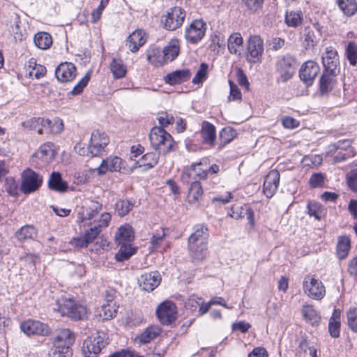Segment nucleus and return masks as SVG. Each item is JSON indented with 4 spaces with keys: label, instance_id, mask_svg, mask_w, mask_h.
<instances>
[{
    "label": "nucleus",
    "instance_id": "obj_1",
    "mask_svg": "<svg viewBox=\"0 0 357 357\" xmlns=\"http://www.w3.org/2000/svg\"><path fill=\"white\" fill-rule=\"evenodd\" d=\"M149 140L153 148L164 155L174 150L175 142L172 137L161 127L155 126L151 129Z\"/></svg>",
    "mask_w": 357,
    "mask_h": 357
},
{
    "label": "nucleus",
    "instance_id": "obj_2",
    "mask_svg": "<svg viewBox=\"0 0 357 357\" xmlns=\"http://www.w3.org/2000/svg\"><path fill=\"white\" fill-rule=\"evenodd\" d=\"M54 311L62 316H67L73 320H82L88 317L87 309L85 306L77 304L72 299L61 298L56 304Z\"/></svg>",
    "mask_w": 357,
    "mask_h": 357
},
{
    "label": "nucleus",
    "instance_id": "obj_3",
    "mask_svg": "<svg viewBox=\"0 0 357 357\" xmlns=\"http://www.w3.org/2000/svg\"><path fill=\"white\" fill-rule=\"evenodd\" d=\"M179 53V47L177 40L172 41L165 46L161 52L159 49L152 48L147 52L148 61L153 64H162L173 61Z\"/></svg>",
    "mask_w": 357,
    "mask_h": 357
},
{
    "label": "nucleus",
    "instance_id": "obj_4",
    "mask_svg": "<svg viewBox=\"0 0 357 357\" xmlns=\"http://www.w3.org/2000/svg\"><path fill=\"white\" fill-rule=\"evenodd\" d=\"M102 209V204L97 201L85 200L78 212V218L83 225H92L97 224L99 212Z\"/></svg>",
    "mask_w": 357,
    "mask_h": 357
},
{
    "label": "nucleus",
    "instance_id": "obj_5",
    "mask_svg": "<svg viewBox=\"0 0 357 357\" xmlns=\"http://www.w3.org/2000/svg\"><path fill=\"white\" fill-rule=\"evenodd\" d=\"M107 340V335L100 332L88 337L84 341L82 346L84 357H96L108 344Z\"/></svg>",
    "mask_w": 357,
    "mask_h": 357
},
{
    "label": "nucleus",
    "instance_id": "obj_6",
    "mask_svg": "<svg viewBox=\"0 0 357 357\" xmlns=\"http://www.w3.org/2000/svg\"><path fill=\"white\" fill-rule=\"evenodd\" d=\"M303 288L304 292L312 299L321 300L325 296L326 289L322 282L310 275L305 276Z\"/></svg>",
    "mask_w": 357,
    "mask_h": 357
},
{
    "label": "nucleus",
    "instance_id": "obj_7",
    "mask_svg": "<svg viewBox=\"0 0 357 357\" xmlns=\"http://www.w3.org/2000/svg\"><path fill=\"white\" fill-rule=\"evenodd\" d=\"M43 176L28 168L22 174L21 191L29 194L37 190L42 185Z\"/></svg>",
    "mask_w": 357,
    "mask_h": 357
},
{
    "label": "nucleus",
    "instance_id": "obj_8",
    "mask_svg": "<svg viewBox=\"0 0 357 357\" xmlns=\"http://www.w3.org/2000/svg\"><path fill=\"white\" fill-rule=\"evenodd\" d=\"M185 17V10L180 7H174L170 8L167 14L162 17L161 21L166 29L174 31L182 25Z\"/></svg>",
    "mask_w": 357,
    "mask_h": 357
},
{
    "label": "nucleus",
    "instance_id": "obj_9",
    "mask_svg": "<svg viewBox=\"0 0 357 357\" xmlns=\"http://www.w3.org/2000/svg\"><path fill=\"white\" fill-rule=\"evenodd\" d=\"M55 157L54 144L47 142L42 144L33 155L32 164L38 167H43L51 162Z\"/></svg>",
    "mask_w": 357,
    "mask_h": 357
},
{
    "label": "nucleus",
    "instance_id": "obj_10",
    "mask_svg": "<svg viewBox=\"0 0 357 357\" xmlns=\"http://www.w3.org/2000/svg\"><path fill=\"white\" fill-rule=\"evenodd\" d=\"M324 72H329L332 75H338L340 72V61L337 51L333 47L326 48L321 56Z\"/></svg>",
    "mask_w": 357,
    "mask_h": 357
},
{
    "label": "nucleus",
    "instance_id": "obj_11",
    "mask_svg": "<svg viewBox=\"0 0 357 357\" xmlns=\"http://www.w3.org/2000/svg\"><path fill=\"white\" fill-rule=\"evenodd\" d=\"M206 24L202 20H195L186 28L185 38L192 44H196L200 41L206 34Z\"/></svg>",
    "mask_w": 357,
    "mask_h": 357
},
{
    "label": "nucleus",
    "instance_id": "obj_12",
    "mask_svg": "<svg viewBox=\"0 0 357 357\" xmlns=\"http://www.w3.org/2000/svg\"><path fill=\"white\" fill-rule=\"evenodd\" d=\"M263 52L262 39L257 35L251 36L248 43L247 61L252 63H257L260 60Z\"/></svg>",
    "mask_w": 357,
    "mask_h": 357
},
{
    "label": "nucleus",
    "instance_id": "obj_13",
    "mask_svg": "<svg viewBox=\"0 0 357 357\" xmlns=\"http://www.w3.org/2000/svg\"><path fill=\"white\" fill-rule=\"evenodd\" d=\"M109 143V138L105 132L95 130L92 132L88 152L92 156H97L104 151L105 147Z\"/></svg>",
    "mask_w": 357,
    "mask_h": 357
},
{
    "label": "nucleus",
    "instance_id": "obj_14",
    "mask_svg": "<svg viewBox=\"0 0 357 357\" xmlns=\"http://www.w3.org/2000/svg\"><path fill=\"white\" fill-rule=\"evenodd\" d=\"M156 314L162 324H170L176 319V306L172 301H164L158 307Z\"/></svg>",
    "mask_w": 357,
    "mask_h": 357
},
{
    "label": "nucleus",
    "instance_id": "obj_15",
    "mask_svg": "<svg viewBox=\"0 0 357 357\" xmlns=\"http://www.w3.org/2000/svg\"><path fill=\"white\" fill-rule=\"evenodd\" d=\"M20 328L27 335L46 336L50 333V328L47 324L36 320L29 319L22 322Z\"/></svg>",
    "mask_w": 357,
    "mask_h": 357
},
{
    "label": "nucleus",
    "instance_id": "obj_16",
    "mask_svg": "<svg viewBox=\"0 0 357 357\" xmlns=\"http://www.w3.org/2000/svg\"><path fill=\"white\" fill-rule=\"evenodd\" d=\"M294 60L290 56H285L280 59L276 63L277 72L280 75L282 82L289 80L295 73L294 66Z\"/></svg>",
    "mask_w": 357,
    "mask_h": 357
},
{
    "label": "nucleus",
    "instance_id": "obj_17",
    "mask_svg": "<svg viewBox=\"0 0 357 357\" xmlns=\"http://www.w3.org/2000/svg\"><path fill=\"white\" fill-rule=\"evenodd\" d=\"M319 72V66L317 63L310 60L302 65L299 71V76L305 84L311 85Z\"/></svg>",
    "mask_w": 357,
    "mask_h": 357
},
{
    "label": "nucleus",
    "instance_id": "obj_18",
    "mask_svg": "<svg viewBox=\"0 0 357 357\" xmlns=\"http://www.w3.org/2000/svg\"><path fill=\"white\" fill-rule=\"evenodd\" d=\"M122 169H125V167H123V161L121 158L114 156L102 160L100 165L93 170L97 171L98 175H103L107 171L112 172H121Z\"/></svg>",
    "mask_w": 357,
    "mask_h": 357
},
{
    "label": "nucleus",
    "instance_id": "obj_19",
    "mask_svg": "<svg viewBox=\"0 0 357 357\" xmlns=\"http://www.w3.org/2000/svg\"><path fill=\"white\" fill-rule=\"evenodd\" d=\"M161 277L158 271L145 273L138 278V283L144 291H151L160 283Z\"/></svg>",
    "mask_w": 357,
    "mask_h": 357
},
{
    "label": "nucleus",
    "instance_id": "obj_20",
    "mask_svg": "<svg viewBox=\"0 0 357 357\" xmlns=\"http://www.w3.org/2000/svg\"><path fill=\"white\" fill-rule=\"evenodd\" d=\"M280 173L276 169L271 170L266 175L263 186V192L268 198L272 197L279 185Z\"/></svg>",
    "mask_w": 357,
    "mask_h": 357
},
{
    "label": "nucleus",
    "instance_id": "obj_21",
    "mask_svg": "<svg viewBox=\"0 0 357 357\" xmlns=\"http://www.w3.org/2000/svg\"><path fill=\"white\" fill-rule=\"evenodd\" d=\"M55 75L61 82H71L76 76V67L70 62L61 63L56 68Z\"/></svg>",
    "mask_w": 357,
    "mask_h": 357
},
{
    "label": "nucleus",
    "instance_id": "obj_22",
    "mask_svg": "<svg viewBox=\"0 0 357 357\" xmlns=\"http://www.w3.org/2000/svg\"><path fill=\"white\" fill-rule=\"evenodd\" d=\"M110 220L111 215L109 213H102L98 223L94 224L93 227H91L89 230L85 231L84 236L87 240V242L89 243H92L100 232L101 228L107 227Z\"/></svg>",
    "mask_w": 357,
    "mask_h": 357
},
{
    "label": "nucleus",
    "instance_id": "obj_23",
    "mask_svg": "<svg viewBox=\"0 0 357 357\" xmlns=\"http://www.w3.org/2000/svg\"><path fill=\"white\" fill-rule=\"evenodd\" d=\"M75 342V335L68 328L61 330L56 336L54 338L53 345L59 349L65 348L68 350L70 349L71 345Z\"/></svg>",
    "mask_w": 357,
    "mask_h": 357
},
{
    "label": "nucleus",
    "instance_id": "obj_24",
    "mask_svg": "<svg viewBox=\"0 0 357 357\" xmlns=\"http://www.w3.org/2000/svg\"><path fill=\"white\" fill-rule=\"evenodd\" d=\"M344 143L340 141L328 146L327 155L333 157V162H342L351 157L350 151L342 146Z\"/></svg>",
    "mask_w": 357,
    "mask_h": 357
},
{
    "label": "nucleus",
    "instance_id": "obj_25",
    "mask_svg": "<svg viewBox=\"0 0 357 357\" xmlns=\"http://www.w3.org/2000/svg\"><path fill=\"white\" fill-rule=\"evenodd\" d=\"M200 135L204 144L213 147L216 140V128L211 123L204 121L202 123Z\"/></svg>",
    "mask_w": 357,
    "mask_h": 357
},
{
    "label": "nucleus",
    "instance_id": "obj_26",
    "mask_svg": "<svg viewBox=\"0 0 357 357\" xmlns=\"http://www.w3.org/2000/svg\"><path fill=\"white\" fill-rule=\"evenodd\" d=\"M145 42V33L142 30H136L128 36L126 46L132 52H136Z\"/></svg>",
    "mask_w": 357,
    "mask_h": 357
},
{
    "label": "nucleus",
    "instance_id": "obj_27",
    "mask_svg": "<svg viewBox=\"0 0 357 357\" xmlns=\"http://www.w3.org/2000/svg\"><path fill=\"white\" fill-rule=\"evenodd\" d=\"M190 76L191 73L190 70L182 69L167 74L165 77V81L170 85H175L188 81Z\"/></svg>",
    "mask_w": 357,
    "mask_h": 357
},
{
    "label": "nucleus",
    "instance_id": "obj_28",
    "mask_svg": "<svg viewBox=\"0 0 357 357\" xmlns=\"http://www.w3.org/2000/svg\"><path fill=\"white\" fill-rule=\"evenodd\" d=\"M118 306L112 296H108L105 303L101 306L100 316L104 320H109L116 317Z\"/></svg>",
    "mask_w": 357,
    "mask_h": 357
},
{
    "label": "nucleus",
    "instance_id": "obj_29",
    "mask_svg": "<svg viewBox=\"0 0 357 357\" xmlns=\"http://www.w3.org/2000/svg\"><path fill=\"white\" fill-rule=\"evenodd\" d=\"M160 153L151 152L144 154L141 159L135 162L133 168L144 167V169L147 170L153 167L158 162Z\"/></svg>",
    "mask_w": 357,
    "mask_h": 357
},
{
    "label": "nucleus",
    "instance_id": "obj_30",
    "mask_svg": "<svg viewBox=\"0 0 357 357\" xmlns=\"http://www.w3.org/2000/svg\"><path fill=\"white\" fill-rule=\"evenodd\" d=\"M208 228L203 225H198L195 227L194 232L188 238V243H207L208 238Z\"/></svg>",
    "mask_w": 357,
    "mask_h": 357
},
{
    "label": "nucleus",
    "instance_id": "obj_31",
    "mask_svg": "<svg viewBox=\"0 0 357 357\" xmlns=\"http://www.w3.org/2000/svg\"><path fill=\"white\" fill-rule=\"evenodd\" d=\"M188 250L190 257L193 261H202L206 257L207 243H188Z\"/></svg>",
    "mask_w": 357,
    "mask_h": 357
},
{
    "label": "nucleus",
    "instance_id": "obj_32",
    "mask_svg": "<svg viewBox=\"0 0 357 357\" xmlns=\"http://www.w3.org/2000/svg\"><path fill=\"white\" fill-rule=\"evenodd\" d=\"M243 39L239 33H232L227 40L228 50L231 54L241 55Z\"/></svg>",
    "mask_w": 357,
    "mask_h": 357
},
{
    "label": "nucleus",
    "instance_id": "obj_33",
    "mask_svg": "<svg viewBox=\"0 0 357 357\" xmlns=\"http://www.w3.org/2000/svg\"><path fill=\"white\" fill-rule=\"evenodd\" d=\"M48 186L50 189L56 192H65L68 188V183L63 181L61 175L59 172H53L48 181Z\"/></svg>",
    "mask_w": 357,
    "mask_h": 357
},
{
    "label": "nucleus",
    "instance_id": "obj_34",
    "mask_svg": "<svg viewBox=\"0 0 357 357\" xmlns=\"http://www.w3.org/2000/svg\"><path fill=\"white\" fill-rule=\"evenodd\" d=\"M229 215L234 219H240L247 215L251 224L254 223V212L250 208H244L239 205H233L230 209Z\"/></svg>",
    "mask_w": 357,
    "mask_h": 357
},
{
    "label": "nucleus",
    "instance_id": "obj_35",
    "mask_svg": "<svg viewBox=\"0 0 357 357\" xmlns=\"http://www.w3.org/2000/svg\"><path fill=\"white\" fill-rule=\"evenodd\" d=\"M201 163L192 165L189 168L186 169L183 173L181 178L183 181L188 182L190 178L199 177L200 178H205L207 176V171L203 170L201 168Z\"/></svg>",
    "mask_w": 357,
    "mask_h": 357
},
{
    "label": "nucleus",
    "instance_id": "obj_36",
    "mask_svg": "<svg viewBox=\"0 0 357 357\" xmlns=\"http://www.w3.org/2000/svg\"><path fill=\"white\" fill-rule=\"evenodd\" d=\"M116 243L120 245L123 243H130L134 239V231L129 225L121 226L115 236Z\"/></svg>",
    "mask_w": 357,
    "mask_h": 357
},
{
    "label": "nucleus",
    "instance_id": "obj_37",
    "mask_svg": "<svg viewBox=\"0 0 357 357\" xmlns=\"http://www.w3.org/2000/svg\"><path fill=\"white\" fill-rule=\"evenodd\" d=\"M340 314L341 312L339 309H335L332 317L329 319L328 331L331 336L334 338L340 336Z\"/></svg>",
    "mask_w": 357,
    "mask_h": 357
},
{
    "label": "nucleus",
    "instance_id": "obj_38",
    "mask_svg": "<svg viewBox=\"0 0 357 357\" xmlns=\"http://www.w3.org/2000/svg\"><path fill=\"white\" fill-rule=\"evenodd\" d=\"M301 312L305 320L311 325H317L319 323L320 317L312 305H303Z\"/></svg>",
    "mask_w": 357,
    "mask_h": 357
},
{
    "label": "nucleus",
    "instance_id": "obj_39",
    "mask_svg": "<svg viewBox=\"0 0 357 357\" xmlns=\"http://www.w3.org/2000/svg\"><path fill=\"white\" fill-rule=\"evenodd\" d=\"M337 75H332L329 72H323V75L320 78L319 85L321 93H327L330 92L335 83V77Z\"/></svg>",
    "mask_w": 357,
    "mask_h": 357
},
{
    "label": "nucleus",
    "instance_id": "obj_40",
    "mask_svg": "<svg viewBox=\"0 0 357 357\" xmlns=\"http://www.w3.org/2000/svg\"><path fill=\"white\" fill-rule=\"evenodd\" d=\"M33 42L36 46L41 50H47L52 44V38L47 32H38L35 34Z\"/></svg>",
    "mask_w": 357,
    "mask_h": 357
},
{
    "label": "nucleus",
    "instance_id": "obj_41",
    "mask_svg": "<svg viewBox=\"0 0 357 357\" xmlns=\"http://www.w3.org/2000/svg\"><path fill=\"white\" fill-rule=\"evenodd\" d=\"M302 38L303 45L305 50L313 48L319 40L314 31L310 26L304 29Z\"/></svg>",
    "mask_w": 357,
    "mask_h": 357
},
{
    "label": "nucleus",
    "instance_id": "obj_42",
    "mask_svg": "<svg viewBox=\"0 0 357 357\" xmlns=\"http://www.w3.org/2000/svg\"><path fill=\"white\" fill-rule=\"evenodd\" d=\"M351 242L348 236H340L337 245V255L340 259H345L350 250Z\"/></svg>",
    "mask_w": 357,
    "mask_h": 357
},
{
    "label": "nucleus",
    "instance_id": "obj_43",
    "mask_svg": "<svg viewBox=\"0 0 357 357\" xmlns=\"http://www.w3.org/2000/svg\"><path fill=\"white\" fill-rule=\"evenodd\" d=\"M36 235L37 231L32 225L23 226L15 232V237L21 242L28 239H33Z\"/></svg>",
    "mask_w": 357,
    "mask_h": 357
},
{
    "label": "nucleus",
    "instance_id": "obj_44",
    "mask_svg": "<svg viewBox=\"0 0 357 357\" xmlns=\"http://www.w3.org/2000/svg\"><path fill=\"white\" fill-rule=\"evenodd\" d=\"M203 195L202 187L199 182H192L188 191V202L190 204H196L199 201Z\"/></svg>",
    "mask_w": 357,
    "mask_h": 357
},
{
    "label": "nucleus",
    "instance_id": "obj_45",
    "mask_svg": "<svg viewBox=\"0 0 357 357\" xmlns=\"http://www.w3.org/2000/svg\"><path fill=\"white\" fill-rule=\"evenodd\" d=\"M160 333V328L159 327L151 326L142 332L138 337V339L141 343L146 344L155 339Z\"/></svg>",
    "mask_w": 357,
    "mask_h": 357
},
{
    "label": "nucleus",
    "instance_id": "obj_46",
    "mask_svg": "<svg viewBox=\"0 0 357 357\" xmlns=\"http://www.w3.org/2000/svg\"><path fill=\"white\" fill-rule=\"evenodd\" d=\"M340 9L345 15L351 16L357 12L356 0H336Z\"/></svg>",
    "mask_w": 357,
    "mask_h": 357
},
{
    "label": "nucleus",
    "instance_id": "obj_47",
    "mask_svg": "<svg viewBox=\"0 0 357 357\" xmlns=\"http://www.w3.org/2000/svg\"><path fill=\"white\" fill-rule=\"evenodd\" d=\"M11 31L15 40L22 41L25 39L26 31L24 27L22 26L21 21L17 15H15L13 24L11 25Z\"/></svg>",
    "mask_w": 357,
    "mask_h": 357
},
{
    "label": "nucleus",
    "instance_id": "obj_48",
    "mask_svg": "<svg viewBox=\"0 0 357 357\" xmlns=\"http://www.w3.org/2000/svg\"><path fill=\"white\" fill-rule=\"evenodd\" d=\"M110 70L116 79L123 77L126 73V67L120 59H114L110 64Z\"/></svg>",
    "mask_w": 357,
    "mask_h": 357
},
{
    "label": "nucleus",
    "instance_id": "obj_49",
    "mask_svg": "<svg viewBox=\"0 0 357 357\" xmlns=\"http://www.w3.org/2000/svg\"><path fill=\"white\" fill-rule=\"evenodd\" d=\"M120 245V249L115 255V258L118 261L128 259L135 252V249L131 248L128 243H121Z\"/></svg>",
    "mask_w": 357,
    "mask_h": 357
},
{
    "label": "nucleus",
    "instance_id": "obj_50",
    "mask_svg": "<svg viewBox=\"0 0 357 357\" xmlns=\"http://www.w3.org/2000/svg\"><path fill=\"white\" fill-rule=\"evenodd\" d=\"M285 22L288 26L296 27L303 22L301 11H290L286 13Z\"/></svg>",
    "mask_w": 357,
    "mask_h": 357
},
{
    "label": "nucleus",
    "instance_id": "obj_51",
    "mask_svg": "<svg viewBox=\"0 0 357 357\" xmlns=\"http://www.w3.org/2000/svg\"><path fill=\"white\" fill-rule=\"evenodd\" d=\"M234 137V130L230 128H224L219 133L220 143L218 149H221L225 145L230 143Z\"/></svg>",
    "mask_w": 357,
    "mask_h": 357
},
{
    "label": "nucleus",
    "instance_id": "obj_52",
    "mask_svg": "<svg viewBox=\"0 0 357 357\" xmlns=\"http://www.w3.org/2000/svg\"><path fill=\"white\" fill-rule=\"evenodd\" d=\"M348 327L357 333V307H351L347 312Z\"/></svg>",
    "mask_w": 357,
    "mask_h": 357
},
{
    "label": "nucleus",
    "instance_id": "obj_53",
    "mask_svg": "<svg viewBox=\"0 0 357 357\" xmlns=\"http://www.w3.org/2000/svg\"><path fill=\"white\" fill-rule=\"evenodd\" d=\"M346 55L349 63L355 66L357 64V45L354 42H349L346 48Z\"/></svg>",
    "mask_w": 357,
    "mask_h": 357
},
{
    "label": "nucleus",
    "instance_id": "obj_54",
    "mask_svg": "<svg viewBox=\"0 0 357 357\" xmlns=\"http://www.w3.org/2000/svg\"><path fill=\"white\" fill-rule=\"evenodd\" d=\"M133 204L128 200H119L115 204V211L119 216H124L132 209Z\"/></svg>",
    "mask_w": 357,
    "mask_h": 357
},
{
    "label": "nucleus",
    "instance_id": "obj_55",
    "mask_svg": "<svg viewBox=\"0 0 357 357\" xmlns=\"http://www.w3.org/2000/svg\"><path fill=\"white\" fill-rule=\"evenodd\" d=\"M208 74V65L202 63L195 76L192 78V82L195 84H202L206 80Z\"/></svg>",
    "mask_w": 357,
    "mask_h": 357
},
{
    "label": "nucleus",
    "instance_id": "obj_56",
    "mask_svg": "<svg viewBox=\"0 0 357 357\" xmlns=\"http://www.w3.org/2000/svg\"><path fill=\"white\" fill-rule=\"evenodd\" d=\"M308 214L314 216L317 220H320L324 214L323 207L317 202H310L307 204Z\"/></svg>",
    "mask_w": 357,
    "mask_h": 357
},
{
    "label": "nucleus",
    "instance_id": "obj_57",
    "mask_svg": "<svg viewBox=\"0 0 357 357\" xmlns=\"http://www.w3.org/2000/svg\"><path fill=\"white\" fill-rule=\"evenodd\" d=\"M44 122L43 118H32L26 122L23 123V126L29 128L31 130H36L39 135L43 134V128H40V123ZM45 123H47L45 121Z\"/></svg>",
    "mask_w": 357,
    "mask_h": 357
},
{
    "label": "nucleus",
    "instance_id": "obj_58",
    "mask_svg": "<svg viewBox=\"0 0 357 357\" xmlns=\"http://www.w3.org/2000/svg\"><path fill=\"white\" fill-rule=\"evenodd\" d=\"M165 236V233L163 229L157 231L156 233L152 236L151 238L150 243L151 245V250L153 251L157 250L160 246Z\"/></svg>",
    "mask_w": 357,
    "mask_h": 357
},
{
    "label": "nucleus",
    "instance_id": "obj_59",
    "mask_svg": "<svg viewBox=\"0 0 357 357\" xmlns=\"http://www.w3.org/2000/svg\"><path fill=\"white\" fill-rule=\"evenodd\" d=\"M49 357H70L72 356V350H68L65 348L59 349L53 345L48 353Z\"/></svg>",
    "mask_w": 357,
    "mask_h": 357
},
{
    "label": "nucleus",
    "instance_id": "obj_60",
    "mask_svg": "<svg viewBox=\"0 0 357 357\" xmlns=\"http://www.w3.org/2000/svg\"><path fill=\"white\" fill-rule=\"evenodd\" d=\"M325 176L322 173H314L312 174L309 180L310 185L313 188L323 187L324 185Z\"/></svg>",
    "mask_w": 357,
    "mask_h": 357
},
{
    "label": "nucleus",
    "instance_id": "obj_61",
    "mask_svg": "<svg viewBox=\"0 0 357 357\" xmlns=\"http://www.w3.org/2000/svg\"><path fill=\"white\" fill-rule=\"evenodd\" d=\"M90 79V72H88L84 77L73 87L70 93L73 95H78L81 93L86 86Z\"/></svg>",
    "mask_w": 357,
    "mask_h": 357
},
{
    "label": "nucleus",
    "instance_id": "obj_62",
    "mask_svg": "<svg viewBox=\"0 0 357 357\" xmlns=\"http://www.w3.org/2000/svg\"><path fill=\"white\" fill-rule=\"evenodd\" d=\"M63 129V121L59 118H56L51 121L50 132L51 134H58L62 132Z\"/></svg>",
    "mask_w": 357,
    "mask_h": 357
},
{
    "label": "nucleus",
    "instance_id": "obj_63",
    "mask_svg": "<svg viewBox=\"0 0 357 357\" xmlns=\"http://www.w3.org/2000/svg\"><path fill=\"white\" fill-rule=\"evenodd\" d=\"M347 183L353 191L357 192V169L351 170L347 174Z\"/></svg>",
    "mask_w": 357,
    "mask_h": 357
},
{
    "label": "nucleus",
    "instance_id": "obj_64",
    "mask_svg": "<svg viewBox=\"0 0 357 357\" xmlns=\"http://www.w3.org/2000/svg\"><path fill=\"white\" fill-rule=\"evenodd\" d=\"M229 86H230V95L229 99L230 100H236L241 99V93L237 86L232 81H229Z\"/></svg>",
    "mask_w": 357,
    "mask_h": 357
}]
</instances>
